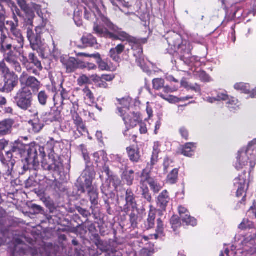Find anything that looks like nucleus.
Returning a JSON list of instances; mask_svg holds the SVG:
<instances>
[{
	"label": "nucleus",
	"mask_w": 256,
	"mask_h": 256,
	"mask_svg": "<svg viewBox=\"0 0 256 256\" xmlns=\"http://www.w3.org/2000/svg\"><path fill=\"white\" fill-rule=\"evenodd\" d=\"M60 61L66 68L68 72H74L78 68H80L81 62L74 58H62Z\"/></svg>",
	"instance_id": "f8f14e48"
},
{
	"label": "nucleus",
	"mask_w": 256,
	"mask_h": 256,
	"mask_svg": "<svg viewBox=\"0 0 256 256\" xmlns=\"http://www.w3.org/2000/svg\"><path fill=\"white\" fill-rule=\"evenodd\" d=\"M21 144H16L13 145L10 150L16 156L17 155H20L22 152V149L20 148Z\"/></svg>",
	"instance_id": "603ef678"
},
{
	"label": "nucleus",
	"mask_w": 256,
	"mask_h": 256,
	"mask_svg": "<svg viewBox=\"0 0 256 256\" xmlns=\"http://www.w3.org/2000/svg\"><path fill=\"white\" fill-rule=\"evenodd\" d=\"M170 223L172 226V228L174 230H175V228L181 226V222L180 220V218L177 216H173L171 218Z\"/></svg>",
	"instance_id": "8fccbe9b"
},
{
	"label": "nucleus",
	"mask_w": 256,
	"mask_h": 256,
	"mask_svg": "<svg viewBox=\"0 0 256 256\" xmlns=\"http://www.w3.org/2000/svg\"><path fill=\"white\" fill-rule=\"evenodd\" d=\"M160 145L158 142H156L154 143L153 152L152 154V160L153 162H156V158L158 159V154L160 152Z\"/></svg>",
	"instance_id": "a19ab883"
},
{
	"label": "nucleus",
	"mask_w": 256,
	"mask_h": 256,
	"mask_svg": "<svg viewBox=\"0 0 256 256\" xmlns=\"http://www.w3.org/2000/svg\"><path fill=\"white\" fill-rule=\"evenodd\" d=\"M125 46L122 44H118L115 48L110 50L109 56L115 62H119L120 60V55L122 53Z\"/></svg>",
	"instance_id": "6ab92c4d"
},
{
	"label": "nucleus",
	"mask_w": 256,
	"mask_h": 256,
	"mask_svg": "<svg viewBox=\"0 0 256 256\" xmlns=\"http://www.w3.org/2000/svg\"><path fill=\"white\" fill-rule=\"evenodd\" d=\"M90 82V78L86 75H82L78 79V84L82 86Z\"/></svg>",
	"instance_id": "864d4df0"
},
{
	"label": "nucleus",
	"mask_w": 256,
	"mask_h": 256,
	"mask_svg": "<svg viewBox=\"0 0 256 256\" xmlns=\"http://www.w3.org/2000/svg\"><path fill=\"white\" fill-rule=\"evenodd\" d=\"M198 76L200 80L202 82L210 81V76L204 71L198 72Z\"/></svg>",
	"instance_id": "bf43d9fd"
},
{
	"label": "nucleus",
	"mask_w": 256,
	"mask_h": 256,
	"mask_svg": "<svg viewBox=\"0 0 256 256\" xmlns=\"http://www.w3.org/2000/svg\"><path fill=\"white\" fill-rule=\"evenodd\" d=\"M234 88L236 90H240L245 94H250V85L242 82L237 83L234 84Z\"/></svg>",
	"instance_id": "c9c22d12"
},
{
	"label": "nucleus",
	"mask_w": 256,
	"mask_h": 256,
	"mask_svg": "<svg viewBox=\"0 0 256 256\" xmlns=\"http://www.w3.org/2000/svg\"><path fill=\"white\" fill-rule=\"evenodd\" d=\"M81 40L86 46H92L97 44L96 38L91 34L84 35Z\"/></svg>",
	"instance_id": "cd10ccee"
},
{
	"label": "nucleus",
	"mask_w": 256,
	"mask_h": 256,
	"mask_svg": "<svg viewBox=\"0 0 256 256\" xmlns=\"http://www.w3.org/2000/svg\"><path fill=\"white\" fill-rule=\"evenodd\" d=\"M178 170L177 168H174L168 175L166 182L170 184H175L178 180Z\"/></svg>",
	"instance_id": "72a5a7b5"
},
{
	"label": "nucleus",
	"mask_w": 256,
	"mask_h": 256,
	"mask_svg": "<svg viewBox=\"0 0 256 256\" xmlns=\"http://www.w3.org/2000/svg\"><path fill=\"white\" fill-rule=\"evenodd\" d=\"M26 161L28 165V168H30V166L32 168H36L38 164V153L36 148H30L28 152V157L26 158Z\"/></svg>",
	"instance_id": "dca6fc26"
},
{
	"label": "nucleus",
	"mask_w": 256,
	"mask_h": 256,
	"mask_svg": "<svg viewBox=\"0 0 256 256\" xmlns=\"http://www.w3.org/2000/svg\"><path fill=\"white\" fill-rule=\"evenodd\" d=\"M93 156L94 158V160L98 164V166L100 168L101 167L100 164H102V162L106 163L108 161L107 154L104 150H100L94 152L93 154Z\"/></svg>",
	"instance_id": "4be33fe9"
},
{
	"label": "nucleus",
	"mask_w": 256,
	"mask_h": 256,
	"mask_svg": "<svg viewBox=\"0 0 256 256\" xmlns=\"http://www.w3.org/2000/svg\"><path fill=\"white\" fill-rule=\"evenodd\" d=\"M181 86L187 89L188 90H192L196 92H199L200 91V86L196 84H190L186 82L185 80H182L181 81Z\"/></svg>",
	"instance_id": "2f4dec72"
},
{
	"label": "nucleus",
	"mask_w": 256,
	"mask_h": 256,
	"mask_svg": "<svg viewBox=\"0 0 256 256\" xmlns=\"http://www.w3.org/2000/svg\"><path fill=\"white\" fill-rule=\"evenodd\" d=\"M86 189L92 204L94 206L97 205L98 198V190L94 187Z\"/></svg>",
	"instance_id": "c85d7f7f"
},
{
	"label": "nucleus",
	"mask_w": 256,
	"mask_h": 256,
	"mask_svg": "<svg viewBox=\"0 0 256 256\" xmlns=\"http://www.w3.org/2000/svg\"><path fill=\"white\" fill-rule=\"evenodd\" d=\"M14 20H7L6 22V25L8 28V30L9 29L10 32L14 31L18 28L19 21L16 16H12Z\"/></svg>",
	"instance_id": "f704fd0d"
},
{
	"label": "nucleus",
	"mask_w": 256,
	"mask_h": 256,
	"mask_svg": "<svg viewBox=\"0 0 256 256\" xmlns=\"http://www.w3.org/2000/svg\"><path fill=\"white\" fill-rule=\"evenodd\" d=\"M125 200L126 204L123 207V210L124 212L134 211L137 209L136 196L130 189H128L126 191Z\"/></svg>",
	"instance_id": "9b49d317"
},
{
	"label": "nucleus",
	"mask_w": 256,
	"mask_h": 256,
	"mask_svg": "<svg viewBox=\"0 0 256 256\" xmlns=\"http://www.w3.org/2000/svg\"><path fill=\"white\" fill-rule=\"evenodd\" d=\"M99 68L102 70H108L110 68L108 64L102 59L97 62Z\"/></svg>",
	"instance_id": "13d9d810"
},
{
	"label": "nucleus",
	"mask_w": 256,
	"mask_h": 256,
	"mask_svg": "<svg viewBox=\"0 0 256 256\" xmlns=\"http://www.w3.org/2000/svg\"><path fill=\"white\" fill-rule=\"evenodd\" d=\"M170 200L168 192L166 190H164L158 197L157 204L162 210H165Z\"/></svg>",
	"instance_id": "a211bd4d"
},
{
	"label": "nucleus",
	"mask_w": 256,
	"mask_h": 256,
	"mask_svg": "<svg viewBox=\"0 0 256 256\" xmlns=\"http://www.w3.org/2000/svg\"><path fill=\"white\" fill-rule=\"evenodd\" d=\"M19 6L26 12H28L30 8V4H27L26 0H16Z\"/></svg>",
	"instance_id": "3c124183"
},
{
	"label": "nucleus",
	"mask_w": 256,
	"mask_h": 256,
	"mask_svg": "<svg viewBox=\"0 0 256 256\" xmlns=\"http://www.w3.org/2000/svg\"><path fill=\"white\" fill-rule=\"evenodd\" d=\"M16 72H20L22 71V66L18 62V60H16L14 62L12 63L10 65Z\"/></svg>",
	"instance_id": "69168bd1"
},
{
	"label": "nucleus",
	"mask_w": 256,
	"mask_h": 256,
	"mask_svg": "<svg viewBox=\"0 0 256 256\" xmlns=\"http://www.w3.org/2000/svg\"><path fill=\"white\" fill-rule=\"evenodd\" d=\"M230 97L225 92H218L217 95L216 100H227Z\"/></svg>",
	"instance_id": "0e129e2a"
},
{
	"label": "nucleus",
	"mask_w": 256,
	"mask_h": 256,
	"mask_svg": "<svg viewBox=\"0 0 256 256\" xmlns=\"http://www.w3.org/2000/svg\"><path fill=\"white\" fill-rule=\"evenodd\" d=\"M12 38L19 44V46L22 48L24 44V38L21 30L18 28L10 32Z\"/></svg>",
	"instance_id": "a878e982"
},
{
	"label": "nucleus",
	"mask_w": 256,
	"mask_h": 256,
	"mask_svg": "<svg viewBox=\"0 0 256 256\" xmlns=\"http://www.w3.org/2000/svg\"><path fill=\"white\" fill-rule=\"evenodd\" d=\"M228 100L226 104L230 111L234 112L240 110V104L238 99L230 97Z\"/></svg>",
	"instance_id": "5701e85b"
},
{
	"label": "nucleus",
	"mask_w": 256,
	"mask_h": 256,
	"mask_svg": "<svg viewBox=\"0 0 256 256\" xmlns=\"http://www.w3.org/2000/svg\"><path fill=\"white\" fill-rule=\"evenodd\" d=\"M158 159L156 160V162H153L152 157H151L150 162L147 164L146 167L144 168L142 174L141 180H146V178H150V174L153 169L154 166L157 163Z\"/></svg>",
	"instance_id": "393cba45"
},
{
	"label": "nucleus",
	"mask_w": 256,
	"mask_h": 256,
	"mask_svg": "<svg viewBox=\"0 0 256 256\" xmlns=\"http://www.w3.org/2000/svg\"><path fill=\"white\" fill-rule=\"evenodd\" d=\"M5 14L4 12H0V32H4V30H8V28L5 26Z\"/></svg>",
	"instance_id": "de8ad7c7"
},
{
	"label": "nucleus",
	"mask_w": 256,
	"mask_h": 256,
	"mask_svg": "<svg viewBox=\"0 0 256 256\" xmlns=\"http://www.w3.org/2000/svg\"><path fill=\"white\" fill-rule=\"evenodd\" d=\"M153 252L148 248H142L140 252V256H152Z\"/></svg>",
	"instance_id": "774afa93"
},
{
	"label": "nucleus",
	"mask_w": 256,
	"mask_h": 256,
	"mask_svg": "<svg viewBox=\"0 0 256 256\" xmlns=\"http://www.w3.org/2000/svg\"><path fill=\"white\" fill-rule=\"evenodd\" d=\"M14 102L21 110L28 112L34 118L38 115L36 107L33 104L34 98L32 90L27 87H22L14 96Z\"/></svg>",
	"instance_id": "f03ea898"
},
{
	"label": "nucleus",
	"mask_w": 256,
	"mask_h": 256,
	"mask_svg": "<svg viewBox=\"0 0 256 256\" xmlns=\"http://www.w3.org/2000/svg\"><path fill=\"white\" fill-rule=\"evenodd\" d=\"M30 8L32 9L36 12L42 21L44 20V14L42 12L41 6L35 3H32L30 6Z\"/></svg>",
	"instance_id": "37998d69"
},
{
	"label": "nucleus",
	"mask_w": 256,
	"mask_h": 256,
	"mask_svg": "<svg viewBox=\"0 0 256 256\" xmlns=\"http://www.w3.org/2000/svg\"><path fill=\"white\" fill-rule=\"evenodd\" d=\"M246 148L250 150L252 153H254V151L256 152V138L248 144Z\"/></svg>",
	"instance_id": "338daca9"
},
{
	"label": "nucleus",
	"mask_w": 256,
	"mask_h": 256,
	"mask_svg": "<svg viewBox=\"0 0 256 256\" xmlns=\"http://www.w3.org/2000/svg\"><path fill=\"white\" fill-rule=\"evenodd\" d=\"M94 30L96 34L100 36L128 42L134 51V56L136 58V62L138 66L144 72L147 73L150 72L148 68L145 64L142 55V48L138 40L136 38L122 31L104 16H101L100 19L98 20L97 23L94 24Z\"/></svg>",
	"instance_id": "f257e3e1"
},
{
	"label": "nucleus",
	"mask_w": 256,
	"mask_h": 256,
	"mask_svg": "<svg viewBox=\"0 0 256 256\" xmlns=\"http://www.w3.org/2000/svg\"><path fill=\"white\" fill-rule=\"evenodd\" d=\"M158 96L164 100H165L170 102H176L178 101V98L172 96H169L166 98L161 93L158 94Z\"/></svg>",
	"instance_id": "4d7b16f0"
},
{
	"label": "nucleus",
	"mask_w": 256,
	"mask_h": 256,
	"mask_svg": "<svg viewBox=\"0 0 256 256\" xmlns=\"http://www.w3.org/2000/svg\"><path fill=\"white\" fill-rule=\"evenodd\" d=\"M85 96V98H88L90 102H93L94 100V97L93 93L90 90L88 87L86 86L82 90Z\"/></svg>",
	"instance_id": "a18cd8bd"
},
{
	"label": "nucleus",
	"mask_w": 256,
	"mask_h": 256,
	"mask_svg": "<svg viewBox=\"0 0 256 256\" xmlns=\"http://www.w3.org/2000/svg\"><path fill=\"white\" fill-rule=\"evenodd\" d=\"M146 182L148 184L151 190L154 193L158 192L162 188L160 183L152 178H146V180H145V183Z\"/></svg>",
	"instance_id": "bb28decb"
},
{
	"label": "nucleus",
	"mask_w": 256,
	"mask_h": 256,
	"mask_svg": "<svg viewBox=\"0 0 256 256\" xmlns=\"http://www.w3.org/2000/svg\"><path fill=\"white\" fill-rule=\"evenodd\" d=\"M236 160L235 167L237 170L242 168L248 162L250 164V168L252 169L256 164L255 154L251 152L250 150L246 148H243L238 151Z\"/></svg>",
	"instance_id": "423d86ee"
},
{
	"label": "nucleus",
	"mask_w": 256,
	"mask_h": 256,
	"mask_svg": "<svg viewBox=\"0 0 256 256\" xmlns=\"http://www.w3.org/2000/svg\"><path fill=\"white\" fill-rule=\"evenodd\" d=\"M0 162L2 164V171L4 175L7 176H14V167L16 164V161H10L6 162V158L4 156H0Z\"/></svg>",
	"instance_id": "4468645a"
},
{
	"label": "nucleus",
	"mask_w": 256,
	"mask_h": 256,
	"mask_svg": "<svg viewBox=\"0 0 256 256\" xmlns=\"http://www.w3.org/2000/svg\"><path fill=\"white\" fill-rule=\"evenodd\" d=\"M51 54L54 57L56 58L58 56L60 55V52L56 48V46L54 42L52 40V50L50 49Z\"/></svg>",
	"instance_id": "680f3d73"
},
{
	"label": "nucleus",
	"mask_w": 256,
	"mask_h": 256,
	"mask_svg": "<svg viewBox=\"0 0 256 256\" xmlns=\"http://www.w3.org/2000/svg\"><path fill=\"white\" fill-rule=\"evenodd\" d=\"M130 222L133 228L136 227L138 224V216L134 212H132L130 215Z\"/></svg>",
	"instance_id": "5fc2aeb1"
},
{
	"label": "nucleus",
	"mask_w": 256,
	"mask_h": 256,
	"mask_svg": "<svg viewBox=\"0 0 256 256\" xmlns=\"http://www.w3.org/2000/svg\"><path fill=\"white\" fill-rule=\"evenodd\" d=\"M52 148L54 149L53 142H48V144L45 146L44 148L40 147L39 150H40V154H42V156H44L46 155V152H45L44 150L46 149L48 151V154H49L50 153V150Z\"/></svg>",
	"instance_id": "49530a36"
},
{
	"label": "nucleus",
	"mask_w": 256,
	"mask_h": 256,
	"mask_svg": "<svg viewBox=\"0 0 256 256\" xmlns=\"http://www.w3.org/2000/svg\"><path fill=\"white\" fill-rule=\"evenodd\" d=\"M153 88L158 90L164 88V80L162 78H157L152 80Z\"/></svg>",
	"instance_id": "58836bf2"
},
{
	"label": "nucleus",
	"mask_w": 256,
	"mask_h": 256,
	"mask_svg": "<svg viewBox=\"0 0 256 256\" xmlns=\"http://www.w3.org/2000/svg\"><path fill=\"white\" fill-rule=\"evenodd\" d=\"M156 214L154 212L150 210L146 220L144 222V228L148 230L154 228L155 224Z\"/></svg>",
	"instance_id": "c756f323"
},
{
	"label": "nucleus",
	"mask_w": 256,
	"mask_h": 256,
	"mask_svg": "<svg viewBox=\"0 0 256 256\" xmlns=\"http://www.w3.org/2000/svg\"><path fill=\"white\" fill-rule=\"evenodd\" d=\"M174 38L177 42H174V46L178 48L180 60L187 65L192 64L196 58L191 55L192 47L190 44L186 42H182L181 36L178 34H174Z\"/></svg>",
	"instance_id": "20e7f679"
},
{
	"label": "nucleus",
	"mask_w": 256,
	"mask_h": 256,
	"mask_svg": "<svg viewBox=\"0 0 256 256\" xmlns=\"http://www.w3.org/2000/svg\"><path fill=\"white\" fill-rule=\"evenodd\" d=\"M20 81L24 87L31 88L32 92H38L40 88V82L35 77L28 76L27 72H24L20 77Z\"/></svg>",
	"instance_id": "1a4fd4ad"
},
{
	"label": "nucleus",
	"mask_w": 256,
	"mask_h": 256,
	"mask_svg": "<svg viewBox=\"0 0 256 256\" xmlns=\"http://www.w3.org/2000/svg\"><path fill=\"white\" fill-rule=\"evenodd\" d=\"M120 104L122 106V108H120L123 110H125L126 112L128 111V108L130 105V99L129 98H123L121 100H118Z\"/></svg>",
	"instance_id": "c03bdc74"
},
{
	"label": "nucleus",
	"mask_w": 256,
	"mask_h": 256,
	"mask_svg": "<svg viewBox=\"0 0 256 256\" xmlns=\"http://www.w3.org/2000/svg\"><path fill=\"white\" fill-rule=\"evenodd\" d=\"M60 118V112L57 108L51 109L50 111L43 116V120L46 123H50L54 121H58Z\"/></svg>",
	"instance_id": "f3484780"
},
{
	"label": "nucleus",
	"mask_w": 256,
	"mask_h": 256,
	"mask_svg": "<svg viewBox=\"0 0 256 256\" xmlns=\"http://www.w3.org/2000/svg\"><path fill=\"white\" fill-rule=\"evenodd\" d=\"M156 232L160 234V236H164V227L163 222L162 221L161 219H160V218H158L157 220V226H156Z\"/></svg>",
	"instance_id": "09e8293b"
},
{
	"label": "nucleus",
	"mask_w": 256,
	"mask_h": 256,
	"mask_svg": "<svg viewBox=\"0 0 256 256\" xmlns=\"http://www.w3.org/2000/svg\"><path fill=\"white\" fill-rule=\"evenodd\" d=\"M38 98L39 103L42 106H45L46 104L48 99V96L45 91H40L38 95Z\"/></svg>",
	"instance_id": "ea45409f"
},
{
	"label": "nucleus",
	"mask_w": 256,
	"mask_h": 256,
	"mask_svg": "<svg viewBox=\"0 0 256 256\" xmlns=\"http://www.w3.org/2000/svg\"><path fill=\"white\" fill-rule=\"evenodd\" d=\"M4 60L10 65L12 63L17 60L18 58L13 52L10 51L6 54Z\"/></svg>",
	"instance_id": "79ce46f5"
},
{
	"label": "nucleus",
	"mask_w": 256,
	"mask_h": 256,
	"mask_svg": "<svg viewBox=\"0 0 256 256\" xmlns=\"http://www.w3.org/2000/svg\"><path fill=\"white\" fill-rule=\"evenodd\" d=\"M178 212L180 216V218L184 223L186 225L194 226L196 224V220L193 217H192L188 210L184 206L178 207Z\"/></svg>",
	"instance_id": "ddd939ff"
},
{
	"label": "nucleus",
	"mask_w": 256,
	"mask_h": 256,
	"mask_svg": "<svg viewBox=\"0 0 256 256\" xmlns=\"http://www.w3.org/2000/svg\"><path fill=\"white\" fill-rule=\"evenodd\" d=\"M101 164L102 166H101L100 168H102V172H104L108 176V178H109L112 175L110 174V170L108 166L106 164V162L104 163L102 162Z\"/></svg>",
	"instance_id": "e2e57ef3"
},
{
	"label": "nucleus",
	"mask_w": 256,
	"mask_h": 256,
	"mask_svg": "<svg viewBox=\"0 0 256 256\" xmlns=\"http://www.w3.org/2000/svg\"><path fill=\"white\" fill-rule=\"evenodd\" d=\"M76 210L84 217L88 218L89 216H90V213L88 211L80 206L76 207Z\"/></svg>",
	"instance_id": "052dcab7"
},
{
	"label": "nucleus",
	"mask_w": 256,
	"mask_h": 256,
	"mask_svg": "<svg viewBox=\"0 0 256 256\" xmlns=\"http://www.w3.org/2000/svg\"><path fill=\"white\" fill-rule=\"evenodd\" d=\"M195 148L194 144L187 143L182 149V154L185 156L190 157L194 154Z\"/></svg>",
	"instance_id": "7c9ffc66"
},
{
	"label": "nucleus",
	"mask_w": 256,
	"mask_h": 256,
	"mask_svg": "<svg viewBox=\"0 0 256 256\" xmlns=\"http://www.w3.org/2000/svg\"><path fill=\"white\" fill-rule=\"evenodd\" d=\"M53 151V148H52L48 158L42 162V166L45 170L59 172L62 169V164L59 158L54 156Z\"/></svg>",
	"instance_id": "6e6552de"
},
{
	"label": "nucleus",
	"mask_w": 256,
	"mask_h": 256,
	"mask_svg": "<svg viewBox=\"0 0 256 256\" xmlns=\"http://www.w3.org/2000/svg\"><path fill=\"white\" fill-rule=\"evenodd\" d=\"M246 173L234 180V186L237 188L236 196L239 197L242 196L246 192Z\"/></svg>",
	"instance_id": "2eb2a0df"
},
{
	"label": "nucleus",
	"mask_w": 256,
	"mask_h": 256,
	"mask_svg": "<svg viewBox=\"0 0 256 256\" xmlns=\"http://www.w3.org/2000/svg\"><path fill=\"white\" fill-rule=\"evenodd\" d=\"M118 114L122 118L123 120L128 127L136 126L140 120V114L137 113L131 112L128 114V112L123 110L121 108H118Z\"/></svg>",
	"instance_id": "9d476101"
},
{
	"label": "nucleus",
	"mask_w": 256,
	"mask_h": 256,
	"mask_svg": "<svg viewBox=\"0 0 256 256\" xmlns=\"http://www.w3.org/2000/svg\"><path fill=\"white\" fill-rule=\"evenodd\" d=\"M13 124L12 120L8 119L0 122V136L6 135L10 132L11 128Z\"/></svg>",
	"instance_id": "aec40b11"
},
{
	"label": "nucleus",
	"mask_w": 256,
	"mask_h": 256,
	"mask_svg": "<svg viewBox=\"0 0 256 256\" xmlns=\"http://www.w3.org/2000/svg\"><path fill=\"white\" fill-rule=\"evenodd\" d=\"M126 151L131 161L135 162H137L139 161L140 156L137 148L130 146L126 148Z\"/></svg>",
	"instance_id": "412c9836"
},
{
	"label": "nucleus",
	"mask_w": 256,
	"mask_h": 256,
	"mask_svg": "<svg viewBox=\"0 0 256 256\" xmlns=\"http://www.w3.org/2000/svg\"><path fill=\"white\" fill-rule=\"evenodd\" d=\"M28 59L30 62L33 64L40 70L42 69L41 62L38 60L37 57L33 53H30L28 54Z\"/></svg>",
	"instance_id": "4c0bfd02"
},
{
	"label": "nucleus",
	"mask_w": 256,
	"mask_h": 256,
	"mask_svg": "<svg viewBox=\"0 0 256 256\" xmlns=\"http://www.w3.org/2000/svg\"><path fill=\"white\" fill-rule=\"evenodd\" d=\"M46 24L43 20L42 23L36 26L35 32L30 28H28L27 38L30 41L32 49L38 52L41 50L43 46V42L42 40V34L46 32Z\"/></svg>",
	"instance_id": "7ed1b4c3"
},
{
	"label": "nucleus",
	"mask_w": 256,
	"mask_h": 256,
	"mask_svg": "<svg viewBox=\"0 0 256 256\" xmlns=\"http://www.w3.org/2000/svg\"><path fill=\"white\" fill-rule=\"evenodd\" d=\"M134 171L130 170L124 172V180L126 182L127 184L131 186L134 180Z\"/></svg>",
	"instance_id": "e433bc0d"
},
{
	"label": "nucleus",
	"mask_w": 256,
	"mask_h": 256,
	"mask_svg": "<svg viewBox=\"0 0 256 256\" xmlns=\"http://www.w3.org/2000/svg\"><path fill=\"white\" fill-rule=\"evenodd\" d=\"M140 189L142 197L148 202H150L152 200V198L151 194L150 193L148 188L146 184H145V180H140Z\"/></svg>",
	"instance_id": "b1692460"
},
{
	"label": "nucleus",
	"mask_w": 256,
	"mask_h": 256,
	"mask_svg": "<svg viewBox=\"0 0 256 256\" xmlns=\"http://www.w3.org/2000/svg\"><path fill=\"white\" fill-rule=\"evenodd\" d=\"M29 124L32 127L33 131L34 132H38L42 130L44 126V124L40 122L38 118H34V120L29 121Z\"/></svg>",
	"instance_id": "473e14b6"
},
{
	"label": "nucleus",
	"mask_w": 256,
	"mask_h": 256,
	"mask_svg": "<svg viewBox=\"0 0 256 256\" xmlns=\"http://www.w3.org/2000/svg\"><path fill=\"white\" fill-rule=\"evenodd\" d=\"M87 68L88 70H96V64L92 63H84L81 62L80 68Z\"/></svg>",
	"instance_id": "6e6d98bb"
},
{
	"label": "nucleus",
	"mask_w": 256,
	"mask_h": 256,
	"mask_svg": "<svg viewBox=\"0 0 256 256\" xmlns=\"http://www.w3.org/2000/svg\"><path fill=\"white\" fill-rule=\"evenodd\" d=\"M0 74L4 78V90L6 92H10L18 84V76L10 71L4 60L0 62Z\"/></svg>",
	"instance_id": "39448f33"
},
{
	"label": "nucleus",
	"mask_w": 256,
	"mask_h": 256,
	"mask_svg": "<svg viewBox=\"0 0 256 256\" xmlns=\"http://www.w3.org/2000/svg\"><path fill=\"white\" fill-rule=\"evenodd\" d=\"M96 172L92 168L86 166L83 171L81 176L78 180V182H82L80 184L78 188V192L80 193L86 192V188H90L92 186V183L95 178Z\"/></svg>",
	"instance_id": "0eeeda50"
}]
</instances>
